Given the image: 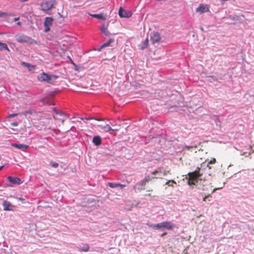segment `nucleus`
Instances as JSON below:
<instances>
[{
    "label": "nucleus",
    "mask_w": 254,
    "mask_h": 254,
    "mask_svg": "<svg viewBox=\"0 0 254 254\" xmlns=\"http://www.w3.org/2000/svg\"><path fill=\"white\" fill-rule=\"evenodd\" d=\"M57 4L55 0H44L41 2V9L47 14H50V11L55 7Z\"/></svg>",
    "instance_id": "3"
},
{
    "label": "nucleus",
    "mask_w": 254,
    "mask_h": 254,
    "mask_svg": "<svg viewBox=\"0 0 254 254\" xmlns=\"http://www.w3.org/2000/svg\"><path fill=\"white\" fill-rule=\"evenodd\" d=\"M217 190V189H216V188L213 189V190H212V191H211V193H213L214 192H215V190Z\"/></svg>",
    "instance_id": "41"
},
{
    "label": "nucleus",
    "mask_w": 254,
    "mask_h": 254,
    "mask_svg": "<svg viewBox=\"0 0 254 254\" xmlns=\"http://www.w3.org/2000/svg\"><path fill=\"white\" fill-rule=\"evenodd\" d=\"M114 42V39H110L108 41H107V42L105 43L104 44H103L101 48H104L105 47H108L111 44L113 43V42Z\"/></svg>",
    "instance_id": "20"
},
{
    "label": "nucleus",
    "mask_w": 254,
    "mask_h": 254,
    "mask_svg": "<svg viewBox=\"0 0 254 254\" xmlns=\"http://www.w3.org/2000/svg\"><path fill=\"white\" fill-rule=\"evenodd\" d=\"M61 121H62V124H64V119H62V120H61Z\"/></svg>",
    "instance_id": "43"
},
{
    "label": "nucleus",
    "mask_w": 254,
    "mask_h": 254,
    "mask_svg": "<svg viewBox=\"0 0 254 254\" xmlns=\"http://www.w3.org/2000/svg\"><path fill=\"white\" fill-rule=\"evenodd\" d=\"M145 196H153V197H155V195H152L151 193H147L145 194Z\"/></svg>",
    "instance_id": "38"
},
{
    "label": "nucleus",
    "mask_w": 254,
    "mask_h": 254,
    "mask_svg": "<svg viewBox=\"0 0 254 254\" xmlns=\"http://www.w3.org/2000/svg\"><path fill=\"white\" fill-rule=\"evenodd\" d=\"M101 32L106 36H109L111 35L110 32L108 31L107 27L104 24L102 25L100 28Z\"/></svg>",
    "instance_id": "16"
},
{
    "label": "nucleus",
    "mask_w": 254,
    "mask_h": 254,
    "mask_svg": "<svg viewBox=\"0 0 254 254\" xmlns=\"http://www.w3.org/2000/svg\"><path fill=\"white\" fill-rule=\"evenodd\" d=\"M19 19V17H16V18H15L14 19V20L15 21H16L18 20Z\"/></svg>",
    "instance_id": "39"
},
{
    "label": "nucleus",
    "mask_w": 254,
    "mask_h": 254,
    "mask_svg": "<svg viewBox=\"0 0 254 254\" xmlns=\"http://www.w3.org/2000/svg\"><path fill=\"white\" fill-rule=\"evenodd\" d=\"M170 183H172L173 184H176V182L174 180H170V181H168V182H166V185H168L169 186H173L172 185H170Z\"/></svg>",
    "instance_id": "33"
},
{
    "label": "nucleus",
    "mask_w": 254,
    "mask_h": 254,
    "mask_svg": "<svg viewBox=\"0 0 254 254\" xmlns=\"http://www.w3.org/2000/svg\"><path fill=\"white\" fill-rule=\"evenodd\" d=\"M15 38L16 41L21 44L30 45L37 43L36 40L23 34H17L15 35Z\"/></svg>",
    "instance_id": "2"
},
{
    "label": "nucleus",
    "mask_w": 254,
    "mask_h": 254,
    "mask_svg": "<svg viewBox=\"0 0 254 254\" xmlns=\"http://www.w3.org/2000/svg\"><path fill=\"white\" fill-rule=\"evenodd\" d=\"M212 190V186L210 184H206L205 185H203L202 187V190L204 191L208 190Z\"/></svg>",
    "instance_id": "22"
},
{
    "label": "nucleus",
    "mask_w": 254,
    "mask_h": 254,
    "mask_svg": "<svg viewBox=\"0 0 254 254\" xmlns=\"http://www.w3.org/2000/svg\"><path fill=\"white\" fill-rule=\"evenodd\" d=\"M54 112L60 116H62L63 115V113L61 111H58L56 108H54L53 109Z\"/></svg>",
    "instance_id": "29"
},
{
    "label": "nucleus",
    "mask_w": 254,
    "mask_h": 254,
    "mask_svg": "<svg viewBox=\"0 0 254 254\" xmlns=\"http://www.w3.org/2000/svg\"><path fill=\"white\" fill-rule=\"evenodd\" d=\"M78 250L79 252H88L89 250V246L87 244H83L82 247L78 248Z\"/></svg>",
    "instance_id": "18"
},
{
    "label": "nucleus",
    "mask_w": 254,
    "mask_h": 254,
    "mask_svg": "<svg viewBox=\"0 0 254 254\" xmlns=\"http://www.w3.org/2000/svg\"><path fill=\"white\" fill-rule=\"evenodd\" d=\"M17 115H18V114H17V113H13V114H10L9 115V118H12V117H15V116H16Z\"/></svg>",
    "instance_id": "34"
},
{
    "label": "nucleus",
    "mask_w": 254,
    "mask_h": 254,
    "mask_svg": "<svg viewBox=\"0 0 254 254\" xmlns=\"http://www.w3.org/2000/svg\"><path fill=\"white\" fill-rule=\"evenodd\" d=\"M132 12L130 11L126 10L120 7L119 10V15L121 17L129 18L131 16Z\"/></svg>",
    "instance_id": "7"
},
{
    "label": "nucleus",
    "mask_w": 254,
    "mask_h": 254,
    "mask_svg": "<svg viewBox=\"0 0 254 254\" xmlns=\"http://www.w3.org/2000/svg\"><path fill=\"white\" fill-rule=\"evenodd\" d=\"M58 76L55 75H49L45 72H43L37 76L39 81L41 82L46 81L47 83L53 84Z\"/></svg>",
    "instance_id": "4"
},
{
    "label": "nucleus",
    "mask_w": 254,
    "mask_h": 254,
    "mask_svg": "<svg viewBox=\"0 0 254 254\" xmlns=\"http://www.w3.org/2000/svg\"><path fill=\"white\" fill-rule=\"evenodd\" d=\"M2 206L4 211H13L14 208V206L7 200H4L3 201Z\"/></svg>",
    "instance_id": "9"
},
{
    "label": "nucleus",
    "mask_w": 254,
    "mask_h": 254,
    "mask_svg": "<svg viewBox=\"0 0 254 254\" xmlns=\"http://www.w3.org/2000/svg\"><path fill=\"white\" fill-rule=\"evenodd\" d=\"M7 16H13V14L12 13H8L7 12L0 11V17H6Z\"/></svg>",
    "instance_id": "24"
},
{
    "label": "nucleus",
    "mask_w": 254,
    "mask_h": 254,
    "mask_svg": "<svg viewBox=\"0 0 254 254\" xmlns=\"http://www.w3.org/2000/svg\"><path fill=\"white\" fill-rule=\"evenodd\" d=\"M209 10V5L207 4H200L196 9V11L200 14L206 12Z\"/></svg>",
    "instance_id": "8"
},
{
    "label": "nucleus",
    "mask_w": 254,
    "mask_h": 254,
    "mask_svg": "<svg viewBox=\"0 0 254 254\" xmlns=\"http://www.w3.org/2000/svg\"><path fill=\"white\" fill-rule=\"evenodd\" d=\"M149 227H153L157 229H167L168 230H172L174 228V226L171 222L163 221L161 223L157 224L156 225H150L147 224Z\"/></svg>",
    "instance_id": "5"
},
{
    "label": "nucleus",
    "mask_w": 254,
    "mask_h": 254,
    "mask_svg": "<svg viewBox=\"0 0 254 254\" xmlns=\"http://www.w3.org/2000/svg\"><path fill=\"white\" fill-rule=\"evenodd\" d=\"M11 145L12 146L19 149L22 151H25L28 147V145L23 144L12 143Z\"/></svg>",
    "instance_id": "12"
},
{
    "label": "nucleus",
    "mask_w": 254,
    "mask_h": 254,
    "mask_svg": "<svg viewBox=\"0 0 254 254\" xmlns=\"http://www.w3.org/2000/svg\"><path fill=\"white\" fill-rule=\"evenodd\" d=\"M112 130H113V131H118L119 130V128H112Z\"/></svg>",
    "instance_id": "40"
},
{
    "label": "nucleus",
    "mask_w": 254,
    "mask_h": 254,
    "mask_svg": "<svg viewBox=\"0 0 254 254\" xmlns=\"http://www.w3.org/2000/svg\"><path fill=\"white\" fill-rule=\"evenodd\" d=\"M11 126L14 127H16L18 126V123L17 122H13L11 123Z\"/></svg>",
    "instance_id": "36"
},
{
    "label": "nucleus",
    "mask_w": 254,
    "mask_h": 254,
    "mask_svg": "<svg viewBox=\"0 0 254 254\" xmlns=\"http://www.w3.org/2000/svg\"><path fill=\"white\" fill-rule=\"evenodd\" d=\"M53 118L55 119H57V118H56V117L55 116L53 117Z\"/></svg>",
    "instance_id": "47"
},
{
    "label": "nucleus",
    "mask_w": 254,
    "mask_h": 254,
    "mask_svg": "<svg viewBox=\"0 0 254 254\" xmlns=\"http://www.w3.org/2000/svg\"><path fill=\"white\" fill-rule=\"evenodd\" d=\"M208 197H211V195L210 194L205 196L203 198V200L204 201H205L206 200V198H208Z\"/></svg>",
    "instance_id": "35"
},
{
    "label": "nucleus",
    "mask_w": 254,
    "mask_h": 254,
    "mask_svg": "<svg viewBox=\"0 0 254 254\" xmlns=\"http://www.w3.org/2000/svg\"><path fill=\"white\" fill-rule=\"evenodd\" d=\"M45 31L46 32H48L50 30V27L45 26Z\"/></svg>",
    "instance_id": "37"
},
{
    "label": "nucleus",
    "mask_w": 254,
    "mask_h": 254,
    "mask_svg": "<svg viewBox=\"0 0 254 254\" xmlns=\"http://www.w3.org/2000/svg\"><path fill=\"white\" fill-rule=\"evenodd\" d=\"M2 50H6L9 51V49L5 43L0 42V51H2Z\"/></svg>",
    "instance_id": "21"
},
{
    "label": "nucleus",
    "mask_w": 254,
    "mask_h": 254,
    "mask_svg": "<svg viewBox=\"0 0 254 254\" xmlns=\"http://www.w3.org/2000/svg\"><path fill=\"white\" fill-rule=\"evenodd\" d=\"M85 119H86V120H89L90 119H89V118H86Z\"/></svg>",
    "instance_id": "48"
},
{
    "label": "nucleus",
    "mask_w": 254,
    "mask_h": 254,
    "mask_svg": "<svg viewBox=\"0 0 254 254\" xmlns=\"http://www.w3.org/2000/svg\"><path fill=\"white\" fill-rule=\"evenodd\" d=\"M157 179V177H150V176H146L143 180H142L139 183H138V185L139 186L138 189L139 190H144V187L146 186V184L151 181L153 179Z\"/></svg>",
    "instance_id": "6"
},
{
    "label": "nucleus",
    "mask_w": 254,
    "mask_h": 254,
    "mask_svg": "<svg viewBox=\"0 0 254 254\" xmlns=\"http://www.w3.org/2000/svg\"><path fill=\"white\" fill-rule=\"evenodd\" d=\"M108 186L111 188H115L118 187H120L121 188H123L126 187L125 185L110 182L108 183Z\"/></svg>",
    "instance_id": "17"
},
{
    "label": "nucleus",
    "mask_w": 254,
    "mask_h": 254,
    "mask_svg": "<svg viewBox=\"0 0 254 254\" xmlns=\"http://www.w3.org/2000/svg\"><path fill=\"white\" fill-rule=\"evenodd\" d=\"M21 64L27 67L29 70H30V67H32V68L35 67L34 65H31L30 64L24 62H22L21 63Z\"/></svg>",
    "instance_id": "23"
},
{
    "label": "nucleus",
    "mask_w": 254,
    "mask_h": 254,
    "mask_svg": "<svg viewBox=\"0 0 254 254\" xmlns=\"http://www.w3.org/2000/svg\"><path fill=\"white\" fill-rule=\"evenodd\" d=\"M3 167H4V165L0 166V171L3 168Z\"/></svg>",
    "instance_id": "44"
},
{
    "label": "nucleus",
    "mask_w": 254,
    "mask_h": 254,
    "mask_svg": "<svg viewBox=\"0 0 254 254\" xmlns=\"http://www.w3.org/2000/svg\"><path fill=\"white\" fill-rule=\"evenodd\" d=\"M166 234H167L166 233H164V234H162L161 236H162V237H163V236H164V235H166Z\"/></svg>",
    "instance_id": "45"
},
{
    "label": "nucleus",
    "mask_w": 254,
    "mask_h": 254,
    "mask_svg": "<svg viewBox=\"0 0 254 254\" xmlns=\"http://www.w3.org/2000/svg\"><path fill=\"white\" fill-rule=\"evenodd\" d=\"M92 141L95 145L99 146L101 144L102 142L101 137L100 136H95L93 138Z\"/></svg>",
    "instance_id": "14"
},
{
    "label": "nucleus",
    "mask_w": 254,
    "mask_h": 254,
    "mask_svg": "<svg viewBox=\"0 0 254 254\" xmlns=\"http://www.w3.org/2000/svg\"><path fill=\"white\" fill-rule=\"evenodd\" d=\"M196 148V146H185L184 147V149H187L188 150H190V149H193V148Z\"/></svg>",
    "instance_id": "32"
},
{
    "label": "nucleus",
    "mask_w": 254,
    "mask_h": 254,
    "mask_svg": "<svg viewBox=\"0 0 254 254\" xmlns=\"http://www.w3.org/2000/svg\"><path fill=\"white\" fill-rule=\"evenodd\" d=\"M161 173H162L163 176H166L168 175V174H171V170L169 169V170H163V171H162Z\"/></svg>",
    "instance_id": "26"
},
{
    "label": "nucleus",
    "mask_w": 254,
    "mask_h": 254,
    "mask_svg": "<svg viewBox=\"0 0 254 254\" xmlns=\"http://www.w3.org/2000/svg\"><path fill=\"white\" fill-rule=\"evenodd\" d=\"M148 45V38H147L143 42V46L141 47V49H144L147 48Z\"/></svg>",
    "instance_id": "25"
},
{
    "label": "nucleus",
    "mask_w": 254,
    "mask_h": 254,
    "mask_svg": "<svg viewBox=\"0 0 254 254\" xmlns=\"http://www.w3.org/2000/svg\"><path fill=\"white\" fill-rule=\"evenodd\" d=\"M160 35L158 32L154 33L153 36L151 37V40L153 44L157 43L160 41Z\"/></svg>",
    "instance_id": "11"
},
{
    "label": "nucleus",
    "mask_w": 254,
    "mask_h": 254,
    "mask_svg": "<svg viewBox=\"0 0 254 254\" xmlns=\"http://www.w3.org/2000/svg\"><path fill=\"white\" fill-rule=\"evenodd\" d=\"M54 19L52 17H47L44 21V26L50 27L52 26Z\"/></svg>",
    "instance_id": "13"
},
{
    "label": "nucleus",
    "mask_w": 254,
    "mask_h": 254,
    "mask_svg": "<svg viewBox=\"0 0 254 254\" xmlns=\"http://www.w3.org/2000/svg\"><path fill=\"white\" fill-rule=\"evenodd\" d=\"M50 164L53 168H57L59 166V164L55 162H51Z\"/></svg>",
    "instance_id": "28"
},
{
    "label": "nucleus",
    "mask_w": 254,
    "mask_h": 254,
    "mask_svg": "<svg viewBox=\"0 0 254 254\" xmlns=\"http://www.w3.org/2000/svg\"><path fill=\"white\" fill-rule=\"evenodd\" d=\"M70 60L71 61V63H73V61L71 60V59L70 58Z\"/></svg>",
    "instance_id": "46"
},
{
    "label": "nucleus",
    "mask_w": 254,
    "mask_h": 254,
    "mask_svg": "<svg viewBox=\"0 0 254 254\" xmlns=\"http://www.w3.org/2000/svg\"><path fill=\"white\" fill-rule=\"evenodd\" d=\"M99 127L105 132H109L112 130V128L108 124H106L105 125H100Z\"/></svg>",
    "instance_id": "15"
},
{
    "label": "nucleus",
    "mask_w": 254,
    "mask_h": 254,
    "mask_svg": "<svg viewBox=\"0 0 254 254\" xmlns=\"http://www.w3.org/2000/svg\"><path fill=\"white\" fill-rule=\"evenodd\" d=\"M216 162V159L215 158H212L208 162V164H214ZM208 166V165H207Z\"/></svg>",
    "instance_id": "31"
},
{
    "label": "nucleus",
    "mask_w": 254,
    "mask_h": 254,
    "mask_svg": "<svg viewBox=\"0 0 254 254\" xmlns=\"http://www.w3.org/2000/svg\"><path fill=\"white\" fill-rule=\"evenodd\" d=\"M203 173L202 170L198 167L194 171L189 173L188 174V185L190 186L195 185L199 180H201Z\"/></svg>",
    "instance_id": "1"
},
{
    "label": "nucleus",
    "mask_w": 254,
    "mask_h": 254,
    "mask_svg": "<svg viewBox=\"0 0 254 254\" xmlns=\"http://www.w3.org/2000/svg\"><path fill=\"white\" fill-rule=\"evenodd\" d=\"M160 173H162V169L161 168H158V170H155L151 173V175H155Z\"/></svg>",
    "instance_id": "27"
},
{
    "label": "nucleus",
    "mask_w": 254,
    "mask_h": 254,
    "mask_svg": "<svg viewBox=\"0 0 254 254\" xmlns=\"http://www.w3.org/2000/svg\"><path fill=\"white\" fill-rule=\"evenodd\" d=\"M33 111L32 110L26 111L23 113V114L26 116L27 114H32Z\"/></svg>",
    "instance_id": "30"
},
{
    "label": "nucleus",
    "mask_w": 254,
    "mask_h": 254,
    "mask_svg": "<svg viewBox=\"0 0 254 254\" xmlns=\"http://www.w3.org/2000/svg\"><path fill=\"white\" fill-rule=\"evenodd\" d=\"M17 24L19 26H21V23L20 22H18L17 23Z\"/></svg>",
    "instance_id": "42"
},
{
    "label": "nucleus",
    "mask_w": 254,
    "mask_h": 254,
    "mask_svg": "<svg viewBox=\"0 0 254 254\" xmlns=\"http://www.w3.org/2000/svg\"><path fill=\"white\" fill-rule=\"evenodd\" d=\"M91 16H92L94 18H96L99 19H102L105 20L106 19V16L103 14H91Z\"/></svg>",
    "instance_id": "19"
},
{
    "label": "nucleus",
    "mask_w": 254,
    "mask_h": 254,
    "mask_svg": "<svg viewBox=\"0 0 254 254\" xmlns=\"http://www.w3.org/2000/svg\"><path fill=\"white\" fill-rule=\"evenodd\" d=\"M7 180L13 184L20 185L22 183L21 180L18 177L9 176Z\"/></svg>",
    "instance_id": "10"
}]
</instances>
